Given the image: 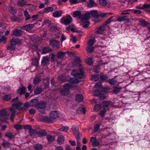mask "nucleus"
Instances as JSON below:
<instances>
[{"label":"nucleus","mask_w":150,"mask_h":150,"mask_svg":"<svg viewBox=\"0 0 150 150\" xmlns=\"http://www.w3.org/2000/svg\"><path fill=\"white\" fill-rule=\"evenodd\" d=\"M100 125L99 124H97L96 125L94 128V131L95 132H96L98 131L99 129Z\"/></svg>","instance_id":"nucleus-55"},{"label":"nucleus","mask_w":150,"mask_h":150,"mask_svg":"<svg viewBox=\"0 0 150 150\" xmlns=\"http://www.w3.org/2000/svg\"><path fill=\"white\" fill-rule=\"evenodd\" d=\"M94 87L96 88H102L101 83V82L96 83L94 86Z\"/></svg>","instance_id":"nucleus-51"},{"label":"nucleus","mask_w":150,"mask_h":150,"mask_svg":"<svg viewBox=\"0 0 150 150\" xmlns=\"http://www.w3.org/2000/svg\"><path fill=\"white\" fill-rule=\"evenodd\" d=\"M40 81V78L38 76L36 77L33 80V83L36 84Z\"/></svg>","instance_id":"nucleus-46"},{"label":"nucleus","mask_w":150,"mask_h":150,"mask_svg":"<svg viewBox=\"0 0 150 150\" xmlns=\"http://www.w3.org/2000/svg\"><path fill=\"white\" fill-rule=\"evenodd\" d=\"M54 8L52 7H46L44 9V13H47L50 12H52L53 11Z\"/></svg>","instance_id":"nucleus-15"},{"label":"nucleus","mask_w":150,"mask_h":150,"mask_svg":"<svg viewBox=\"0 0 150 150\" xmlns=\"http://www.w3.org/2000/svg\"><path fill=\"white\" fill-rule=\"evenodd\" d=\"M11 98V96L9 95H6L3 97V99L4 100L6 101H8L10 100Z\"/></svg>","instance_id":"nucleus-54"},{"label":"nucleus","mask_w":150,"mask_h":150,"mask_svg":"<svg viewBox=\"0 0 150 150\" xmlns=\"http://www.w3.org/2000/svg\"><path fill=\"white\" fill-rule=\"evenodd\" d=\"M11 43L14 46L16 45H18L20 42V40L18 39H12L10 40Z\"/></svg>","instance_id":"nucleus-20"},{"label":"nucleus","mask_w":150,"mask_h":150,"mask_svg":"<svg viewBox=\"0 0 150 150\" xmlns=\"http://www.w3.org/2000/svg\"><path fill=\"white\" fill-rule=\"evenodd\" d=\"M83 23V27L85 28H88L90 24L89 22L87 21H84Z\"/></svg>","instance_id":"nucleus-44"},{"label":"nucleus","mask_w":150,"mask_h":150,"mask_svg":"<svg viewBox=\"0 0 150 150\" xmlns=\"http://www.w3.org/2000/svg\"><path fill=\"white\" fill-rule=\"evenodd\" d=\"M63 13V11L62 10H59L54 12L52 16L54 18H59L61 16Z\"/></svg>","instance_id":"nucleus-9"},{"label":"nucleus","mask_w":150,"mask_h":150,"mask_svg":"<svg viewBox=\"0 0 150 150\" xmlns=\"http://www.w3.org/2000/svg\"><path fill=\"white\" fill-rule=\"evenodd\" d=\"M79 70H73L71 73V74L76 79L71 78L69 79V83H66L64 86V89L61 91V94L62 95H67L69 93V90L74 87V84L78 83L80 81L76 79H81L83 78L84 74L83 71V69L81 65L79 66Z\"/></svg>","instance_id":"nucleus-1"},{"label":"nucleus","mask_w":150,"mask_h":150,"mask_svg":"<svg viewBox=\"0 0 150 150\" xmlns=\"http://www.w3.org/2000/svg\"><path fill=\"white\" fill-rule=\"evenodd\" d=\"M39 60L37 58H35L32 59V64L33 65L37 67L38 65Z\"/></svg>","instance_id":"nucleus-35"},{"label":"nucleus","mask_w":150,"mask_h":150,"mask_svg":"<svg viewBox=\"0 0 150 150\" xmlns=\"http://www.w3.org/2000/svg\"><path fill=\"white\" fill-rule=\"evenodd\" d=\"M73 131L74 134H77L79 133L78 128L76 125H73L72 127Z\"/></svg>","instance_id":"nucleus-39"},{"label":"nucleus","mask_w":150,"mask_h":150,"mask_svg":"<svg viewBox=\"0 0 150 150\" xmlns=\"http://www.w3.org/2000/svg\"><path fill=\"white\" fill-rule=\"evenodd\" d=\"M130 11V9H127L123 11H122L121 13L120 14L121 15H126V14H129V13L127 11Z\"/></svg>","instance_id":"nucleus-61"},{"label":"nucleus","mask_w":150,"mask_h":150,"mask_svg":"<svg viewBox=\"0 0 150 150\" xmlns=\"http://www.w3.org/2000/svg\"><path fill=\"white\" fill-rule=\"evenodd\" d=\"M22 103L21 102H19L17 103H14L12 105V106L13 107L15 108L16 109H18V110L20 108L19 107L22 105Z\"/></svg>","instance_id":"nucleus-28"},{"label":"nucleus","mask_w":150,"mask_h":150,"mask_svg":"<svg viewBox=\"0 0 150 150\" xmlns=\"http://www.w3.org/2000/svg\"><path fill=\"white\" fill-rule=\"evenodd\" d=\"M108 83L111 85H115L117 83V81L113 79L109 80Z\"/></svg>","instance_id":"nucleus-49"},{"label":"nucleus","mask_w":150,"mask_h":150,"mask_svg":"<svg viewBox=\"0 0 150 150\" xmlns=\"http://www.w3.org/2000/svg\"><path fill=\"white\" fill-rule=\"evenodd\" d=\"M139 8L150 12V4H144L142 6H140Z\"/></svg>","instance_id":"nucleus-12"},{"label":"nucleus","mask_w":150,"mask_h":150,"mask_svg":"<svg viewBox=\"0 0 150 150\" xmlns=\"http://www.w3.org/2000/svg\"><path fill=\"white\" fill-rule=\"evenodd\" d=\"M101 108L100 105L97 104L93 108V109L94 110L97 111L99 110Z\"/></svg>","instance_id":"nucleus-56"},{"label":"nucleus","mask_w":150,"mask_h":150,"mask_svg":"<svg viewBox=\"0 0 150 150\" xmlns=\"http://www.w3.org/2000/svg\"><path fill=\"white\" fill-rule=\"evenodd\" d=\"M6 39L7 38L6 37L4 36H2V38L0 39V43L3 42L4 43H6Z\"/></svg>","instance_id":"nucleus-57"},{"label":"nucleus","mask_w":150,"mask_h":150,"mask_svg":"<svg viewBox=\"0 0 150 150\" xmlns=\"http://www.w3.org/2000/svg\"><path fill=\"white\" fill-rule=\"evenodd\" d=\"M81 15V11H76L73 12V16L74 17L79 18H80Z\"/></svg>","instance_id":"nucleus-17"},{"label":"nucleus","mask_w":150,"mask_h":150,"mask_svg":"<svg viewBox=\"0 0 150 150\" xmlns=\"http://www.w3.org/2000/svg\"><path fill=\"white\" fill-rule=\"evenodd\" d=\"M50 118L47 117L46 119L48 121H50V118L52 119H55L58 117V114L57 112L55 110L52 111L50 115Z\"/></svg>","instance_id":"nucleus-4"},{"label":"nucleus","mask_w":150,"mask_h":150,"mask_svg":"<svg viewBox=\"0 0 150 150\" xmlns=\"http://www.w3.org/2000/svg\"><path fill=\"white\" fill-rule=\"evenodd\" d=\"M34 147L35 150H41L42 148V144H38L35 145Z\"/></svg>","instance_id":"nucleus-31"},{"label":"nucleus","mask_w":150,"mask_h":150,"mask_svg":"<svg viewBox=\"0 0 150 150\" xmlns=\"http://www.w3.org/2000/svg\"><path fill=\"white\" fill-rule=\"evenodd\" d=\"M113 16H112L110 17L109 18H108L106 21V24H109L112 21H115L114 20H112L111 19L113 18Z\"/></svg>","instance_id":"nucleus-63"},{"label":"nucleus","mask_w":150,"mask_h":150,"mask_svg":"<svg viewBox=\"0 0 150 150\" xmlns=\"http://www.w3.org/2000/svg\"><path fill=\"white\" fill-rule=\"evenodd\" d=\"M39 101L36 99H33L31 100L30 104L31 106L35 107V105L38 104Z\"/></svg>","instance_id":"nucleus-34"},{"label":"nucleus","mask_w":150,"mask_h":150,"mask_svg":"<svg viewBox=\"0 0 150 150\" xmlns=\"http://www.w3.org/2000/svg\"><path fill=\"white\" fill-rule=\"evenodd\" d=\"M105 25H104L96 28V30L97 33L99 34H102L105 30Z\"/></svg>","instance_id":"nucleus-8"},{"label":"nucleus","mask_w":150,"mask_h":150,"mask_svg":"<svg viewBox=\"0 0 150 150\" xmlns=\"http://www.w3.org/2000/svg\"><path fill=\"white\" fill-rule=\"evenodd\" d=\"M42 91L41 88H37L34 91V93L36 94H39Z\"/></svg>","instance_id":"nucleus-50"},{"label":"nucleus","mask_w":150,"mask_h":150,"mask_svg":"<svg viewBox=\"0 0 150 150\" xmlns=\"http://www.w3.org/2000/svg\"><path fill=\"white\" fill-rule=\"evenodd\" d=\"M64 141V138L62 135H59L57 138V142L58 144H63Z\"/></svg>","instance_id":"nucleus-11"},{"label":"nucleus","mask_w":150,"mask_h":150,"mask_svg":"<svg viewBox=\"0 0 150 150\" xmlns=\"http://www.w3.org/2000/svg\"><path fill=\"white\" fill-rule=\"evenodd\" d=\"M49 59L47 57H44L42 61V64L43 65H45L49 62Z\"/></svg>","instance_id":"nucleus-23"},{"label":"nucleus","mask_w":150,"mask_h":150,"mask_svg":"<svg viewBox=\"0 0 150 150\" xmlns=\"http://www.w3.org/2000/svg\"><path fill=\"white\" fill-rule=\"evenodd\" d=\"M31 126L29 125H26L24 126V128L26 129H28L29 130L30 134L31 136L33 135V133L34 132L35 130L33 129H32Z\"/></svg>","instance_id":"nucleus-16"},{"label":"nucleus","mask_w":150,"mask_h":150,"mask_svg":"<svg viewBox=\"0 0 150 150\" xmlns=\"http://www.w3.org/2000/svg\"><path fill=\"white\" fill-rule=\"evenodd\" d=\"M69 128L67 126H63L61 128L58 129V131H62L65 132H67L69 129Z\"/></svg>","instance_id":"nucleus-30"},{"label":"nucleus","mask_w":150,"mask_h":150,"mask_svg":"<svg viewBox=\"0 0 150 150\" xmlns=\"http://www.w3.org/2000/svg\"><path fill=\"white\" fill-rule=\"evenodd\" d=\"M99 79V77L98 75H94L92 76L91 79L94 81H97Z\"/></svg>","instance_id":"nucleus-43"},{"label":"nucleus","mask_w":150,"mask_h":150,"mask_svg":"<svg viewBox=\"0 0 150 150\" xmlns=\"http://www.w3.org/2000/svg\"><path fill=\"white\" fill-rule=\"evenodd\" d=\"M15 48V46L10 43V45L7 47V49L9 51H12Z\"/></svg>","instance_id":"nucleus-42"},{"label":"nucleus","mask_w":150,"mask_h":150,"mask_svg":"<svg viewBox=\"0 0 150 150\" xmlns=\"http://www.w3.org/2000/svg\"><path fill=\"white\" fill-rule=\"evenodd\" d=\"M108 15V13H104V12H100L99 14V16H101L102 17H104Z\"/></svg>","instance_id":"nucleus-58"},{"label":"nucleus","mask_w":150,"mask_h":150,"mask_svg":"<svg viewBox=\"0 0 150 150\" xmlns=\"http://www.w3.org/2000/svg\"><path fill=\"white\" fill-rule=\"evenodd\" d=\"M17 4L20 6H23L24 5L26 4V2L24 0H18Z\"/></svg>","instance_id":"nucleus-32"},{"label":"nucleus","mask_w":150,"mask_h":150,"mask_svg":"<svg viewBox=\"0 0 150 150\" xmlns=\"http://www.w3.org/2000/svg\"><path fill=\"white\" fill-rule=\"evenodd\" d=\"M5 136L10 139H12L14 137V135L11 132H7L6 133Z\"/></svg>","instance_id":"nucleus-48"},{"label":"nucleus","mask_w":150,"mask_h":150,"mask_svg":"<svg viewBox=\"0 0 150 150\" xmlns=\"http://www.w3.org/2000/svg\"><path fill=\"white\" fill-rule=\"evenodd\" d=\"M36 111L35 109L32 108L29 110V112L30 115H34Z\"/></svg>","instance_id":"nucleus-62"},{"label":"nucleus","mask_w":150,"mask_h":150,"mask_svg":"<svg viewBox=\"0 0 150 150\" xmlns=\"http://www.w3.org/2000/svg\"><path fill=\"white\" fill-rule=\"evenodd\" d=\"M9 11L13 14H14L16 12V11L12 6H10L8 8Z\"/></svg>","instance_id":"nucleus-47"},{"label":"nucleus","mask_w":150,"mask_h":150,"mask_svg":"<svg viewBox=\"0 0 150 150\" xmlns=\"http://www.w3.org/2000/svg\"><path fill=\"white\" fill-rule=\"evenodd\" d=\"M76 29L72 26L70 25L66 28V31L68 32L69 31L71 30L73 32H75Z\"/></svg>","instance_id":"nucleus-21"},{"label":"nucleus","mask_w":150,"mask_h":150,"mask_svg":"<svg viewBox=\"0 0 150 150\" xmlns=\"http://www.w3.org/2000/svg\"><path fill=\"white\" fill-rule=\"evenodd\" d=\"M47 138L49 142H52L55 139L54 136L51 135H48L47 136Z\"/></svg>","instance_id":"nucleus-33"},{"label":"nucleus","mask_w":150,"mask_h":150,"mask_svg":"<svg viewBox=\"0 0 150 150\" xmlns=\"http://www.w3.org/2000/svg\"><path fill=\"white\" fill-rule=\"evenodd\" d=\"M71 40L73 42L76 43L77 41V38L74 36L71 35Z\"/></svg>","instance_id":"nucleus-59"},{"label":"nucleus","mask_w":150,"mask_h":150,"mask_svg":"<svg viewBox=\"0 0 150 150\" xmlns=\"http://www.w3.org/2000/svg\"><path fill=\"white\" fill-rule=\"evenodd\" d=\"M95 42V39L94 38H91L88 42V44L89 46H92Z\"/></svg>","instance_id":"nucleus-41"},{"label":"nucleus","mask_w":150,"mask_h":150,"mask_svg":"<svg viewBox=\"0 0 150 150\" xmlns=\"http://www.w3.org/2000/svg\"><path fill=\"white\" fill-rule=\"evenodd\" d=\"M99 2L100 4L103 6H106L108 8L112 7V3L107 2L106 0H99Z\"/></svg>","instance_id":"nucleus-5"},{"label":"nucleus","mask_w":150,"mask_h":150,"mask_svg":"<svg viewBox=\"0 0 150 150\" xmlns=\"http://www.w3.org/2000/svg\"><path fill=\"white\" fill-rule=\"evenodd\" d=\"M72 21V18L69 15H67L63 16L60 19V22L63 24L68 25Z\"/></svg>","instance_id":"nucleus-2"},{"label":"nucleus","mask_w":150,"mask_h":150,"mask_svg":"<svg viewBox=\"0 0 150 150\" xmlns=\"http://www.w3.org/2000/svg\"><path fill=\"white\" fill-rule=\"evenodd\" d=\"M122 88L121 87H114L113 88V92L114 94L118 93L120 91Z\"/></svg>","instance_id":"nucleus-19"},{"label":"nucleus","mask_w":150,"mask_h":150,"mask_svg":"<svg viewBox=\"0 0 150 150\" xmlns=\"http://www.w3.org/2000/svg\"><path fill=\"white\" fill-rule=\"evenodd\" d=\"M33 25L31 24H29L24 26L23 27L24 29L26 30H28L31 29L33 27Z\"/></svg>","instance_id":"nucleus-36"},{"label":"nucleus","mask_w":150,"mask_h":150,"mask_svg":"<svg viewBox=\"0 0 150 150\" xmlns=\"http://www.w3.org/2000/svg\"><path fill=\"white\" fill-rule=\"evenodd\" d=\"M141 23L144 26H148L149 23L144 20H142L140 21Z\"/></svg>","instance_id":"nucleus-60"},{"label":"nucleus","mask_w":150,"mask_h":150,"mask_svg":"<svg viewBox=\"0 0 150 150\" xmlns=\"http://www.w3.org/2000/svg\"><path fill=\"white\" fill-rule=\"evenodd\" d=\"M94 48L91 46H89L86 49L87 52L90 53L92 52L94 50Z\"/></svg>","instance_id":"nucleus-38"},{"label":"nucleus","mask_w":150,"mask_h":150,"mask_svg":"<svg viewBox=\"0 0 150 150\" xmlns=\"http://www.w3.org/2000/svg\"><path fill=\"white\" fill-rule=\"evenodd\" d=\"M89 14H91L93 17L97 18L99 17V14L98 11L96 10H93L89 12Z\"/></svg>","instance_id":"nucleus-18"},{"label":"nucleus","mask_w":150,"mask_h":150,"mask_svg":"<svg viewBox=\"0 0 150 150\" xmlns=\"http://www.w3.org/2000/svg\"><path fill=\"white\" fill-rule=\"evenodd\" d=\"M8 109H6L0 111V116L5 119H8L9 115V113L8 112Z\"/></svg>","instance_id":"nucleus-3"},{"label":"nucleus","mask_w":150,"mask_h":150,"mask_svg":"<svg viewBox=\"0 0 150 150\" xmlns=\"http://www.w3.org/2000/svg\"><path fill=\"white\" fill-rule=\"evenodd\" d=\"M65 52H58L57 54V57L59 59H63L65 54Z\"/></svg>","instance_id":"nucleus-27"},{"label":"nucleus","mask_w":150,"mask_h":150,"mask_svg":"<svg viewBox=\"0 0 150 150\" xmlns=\"http://www.w3.org/2000/svg\"><path fill=\"white\" fill-rule=\"evenodd\" d=\"M26 88L25 87H23L19 88L17 91V93L20 95L24 94L26 91Z\"/></svg>","instance_id":"nucleus-14"},{"label":"nucleus","mask_w":150,"mask_h":150,"mask_svg":"<svg viewBox=\"0 0 150 150\" xmlns=\"http://www.w3.org/2000/svg\"><path fill=\"white\" fill-rule=\"evenodd\" d=\"M2 145L5 148H8L11 146V144L5 141L3 142Z\"/></svg>","instance_id":"nucleus-40"},{"label":"nucleus","mask_w":150,"mask_h":150,"mask_svg":"<svg viewBox=\"0 0 150 150\" xmlns=\"http://www.w3.org/2000/svg\"><path fill=\"white\" fill-rule=\"evenodd\" d=\"M50 45L53 48L56 47L57 48H58L59 47V42L55 40H50Z\"/></svg>","instance_id":"nucleus-7"},{"label":"nucleus","mask_w":150,"mask_h":150,"mask_svg":"<svg viewBox=\"0 0 150 150\" xmlns=\"http://www.w3.org/2000/svg\"><path fill=\"white\" fill-rule=\"evenodd\" d=\"M127 20V17L126 16H120L118 17V18L116 20V21L118 22H121L125 21H126Z\"/></svg>","instance_id":"nucleus-29"},{"label":"nucleus","mask_w":150,"mask_h":150,"mask_svg":"<svg viewBox=\"0 0 150 150\" xmlns=\"http://www.w3.org/2000/svg\"><path fill=\"white\" fill-rule=\"evenodd\" d=\"M22 34V31L20 29H16L13 31V33L11 35H13L16 37L21 36Z\"/></svg>","instance_id":"nucleus-10"},{"label":"nucleus","mask_w":150,"mask_h":150,"mask_svg":"<svg viewBox=\"0 0 150 150\" xmlns=\"http://www.w3.org/2000/svg\"><path fill=\"white\" fill-rule=\"evenodd\" d=\"M47 132L45 130H40L37 132L39 137H41L46 135Z\"/></svg>","instance_id":"nucleus-13"},{"label":"nucleus","mask_w":150,"mask_h":150,"mask_svg":"<svg viewBox=\"0 0 150 150\" xmlns=\"http://www.w3.org/2000/svg\"><path fill=\"white\" fill-rule=\"evenodd\" d=\"M23 13L24 16L26 17V18L25 19V20L27 21L31 18V17H30V15L29 14V13L27 9H25V11H24Z\"/></svg>","instance_id":"nucleus-25"},{"label":"nucleus","mask_w":150,"mask_h":150,"mask_svg":"<svg viewBox=\"0 0 150 150\" xmlns=\"http://www.w3.org/2000/svg\"><path fill=\"white\" fill-rule=\"evenodd\" d=\"M108 78V76L105 75H103L100 77V79L101 80L103 81H106L107 80Z\"/></svg>","instance_id":"nucleus-45"},{"label":"nucleus","mask_w":150,"mask_h":150,"mask_svg":"<svg viewBox=\"0 0 150 150\" xmlns=\"http://www.w3.org/2000/svg\"><path fill=\"white\" fill-rule=\"evenodd\" d=\"M90 18V14L87 13L83 16L81 20V22L83 23L85 21L88 20Z\"/></svg>","instance_id":"nucleus-24"},{"label":"nucleus","mask_w":150,"mask_h":150,"mask_svg":"<svg viewBox=\"0 0 150 150\" xmlns=\"http://www.w3.org/2000/svg\"><path fill=\"white\" fill-rule=\"evenodd\" d=\"M9 110L11 112H12L10 117H13L15 116L16 114V112L14 109L12 108H10Z\"/></svg>","instance_id":"nucleus-53"},{"label":"nucleus","mask_w":150,"mask_h":150,"mask_svg":"<svg viewBox=\"0 0 150 150\" xmlns=\"http://www.w3.org/2000/svg\"><path fill=\"white\" fill-rule=\"evenodd\" d=\"M100 91L98 90H97L94 91L93 92V94L96 96H98L100 95Z\"/></svg>","instance_id":"nucleus-64"},{"label":"nucleus","mask_w":150,"mask_h":150,"mask_svg":"<svg viewBox=\"0 0 150 150\" xmlns=\"http://www.w3.org/2000/svg\"><path fill=\"white\" fill-rule=\"evenodd\" d=\"M89 3L88 5V7L89 8H91L94 5L93 1V0H89Z\"/></svg>","instance_id":"nucleus-52"},{"label":"nucleus","mask_w":150,"mask_h":150,"mask_svg":"<svg viewBox=\"0 0 150 150\" xmlns=\"http://www.w3.org/2000/svg\"><path fill=\"white\" fill-rule=\"evenodd\" d=\"M83 99V96L81 94H77L76 97V99L77 101L79 102L82 101Z\"/></svg>","instance_id":"nucleus-22"},{"label":"nucleus","mask_w":150,"mask_h":150,"mask_svg":"<svg viewBox=\"0 0 150 150\" xmlns=\"http://www.w3.org/2000/svg\"><path fill=\"white\" fill-rule=\"evenodd\" d=\"M111 103L107 101H103L102 104V107L105 109L106 107H107L109 105H111Z\"/></svg>","instance_id":"nucleus-26"},{"label":"nucleus","mask_w":150,"mask_h":150,"mask_svg":"<svg viewBox=\"0 0 150 150\" xmlns=\"http://www.w3.org/2000/svg\"><path fill=\"white\" fill-rule=\"evenodd\" d=\"M86 63L89 65H91L93 63V60L91 58H88L86 59Z\"/></svg>","instance_id":"nucleus-37"},{"label":"nucleus","mask_w":150,"mask_h":150,"mask_svg":"<svg viewBox=\"0 0 150 150\" xmlns=\"http://www.w3.org/2000/svg\"><path fill=\"white\" fill-rule=\"evenodd\" d=\"M35 107L40 109H45L46 107V103L44 102H38V104L34 106Z\"/></svg>","instance_id":"nucleus-6"}]
</instances>
